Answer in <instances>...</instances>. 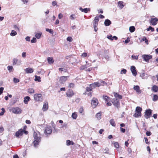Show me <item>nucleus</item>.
<instances>
[{
	"label": "nucleus",
	"instance_id": "1",
	"mask_svg": "<svg viewBox=\"0 0 158 158\" xmlns=\"http://www.w3.org/2000/svg\"><path fill=\"white\" fill-rule=\"evenodd\" d=\"M142 110L141 108L137 106L135 109V113L133 115V116L135 118H138L141 117V111Z\"/></svg>",
	"mask_w": 158,
	"mask_h": 158
},
{
	"label": "nucleus",
	"instance_id": "2",
	"mask_svg": "<svg viewBox=\"0 0 158 158\" xmlns=\"http://www.w3.org/2000/svg\"><path fill=\"white\" fill-rule=\"evenodd\" d=\"M10 110L12 111L13 113L16 114H20L22 111L21 109L18 107H12L10 109Z\"/></svg>",
	"mask_w": 158,
	"mask_h": 158
},
{
	"label": "nucleus",
	"instance_id": "3",
	"mask_svg": "<svg viewBox=\"0 0 158 158\" xmlns=\"http://www.w3.org/2000/svg\"><path fill=\"white\" fill-rule=\"evenodd\" d=\"M35 100L36 101H42L43 100L42 95L41 94H35L34 95Z\"/></svg>",
	"mask_w": 158,
	"mask_h": 158
},
{
	"label": "nucleus",
	"instance_id": "4",
	"mask_svg": "<svg viewBox=\"0 0 158 158\" xmlns=\"http://www.w3.org/2000/svg\"><path fill=\"white\" fill-rule=\"evenodd\" d=\"M112 102L114 106L117 108H119L120 103L119 100L118 98L113 99Z\"/></svg>",
	"mask_w": 158,
	"mask_h": 158
},
{
	"label": "nucleus",
	"instance_id": "5",
	"mask_svg": "<svg viewBox=\"0 0 158 158\" xmlns=\"http://www.w3.org/2000/svg\"><path fill=\"white\" fill-rule=\"evenodd\" d=\"M142 57L145 61L148 62L150 59L152 58V56L151 55L144 54L142 56Z\"/></svg>",
	"mask_w": 158,
	"mask_h": 158
},
{
	"label": "nucleus",
	"instance_id": "6",
	"mask_svg": "<svg viewBox=\"0 0 158 158\" xmlns=\"http://www.w3.org/2000/svg\"><path fill=\"white\" fill-rule=\"evenodd\" d=\"M98 100L95 98H93L91 101V105L92 107L94 108L96 107L98 104Z\"/></svg>",
	"mask_w": 158,
	"mask_h": 158
},
{
	"label": "nucleus",
	"instance_id": "7",
	"mask_svg": "<svg viewBox=\"0 0 158 158\" xmlns=\"http://www.w3.org/2000/svg\"><path fill=\"white\" fill-rule=\"evenodd\" d=\"M152 111V110L150 109L147 110L145 112V118H149L151 114Z\"/></svg>",
	"mask_w": 158,
	"mask_h": 158
},
{
	"label": "nucleus",
	"instance_id": "8",
	"mask_svg": "<svg viewBox=\"0 0 158 158\" xmlns=\"http://www.w3.org/2000/svg\"><path fill=\"white\" fill-rule=\"evenodd\" d=\"M52 129L51 127L48 126L46 128L44 133L46 134H50L52 133Z\"/></svg>",
	"mask_w": 158,
	"mask_h": 158
},
{
	"label": "nucleus",
	"instance_id": "9",
	"mask_svg": "<svg viewBox=\"0 0 158 158\" xmlns=\"http://www.w3.org/2000/svg\"><path fill=\"white\" fill-rule=\"evenodd\" d=\"M131 70L133 75L134 76H136L137 75V73L135 67L134 66H131Z\"/></svg>",
	"mask_w": 158,
	"mask_h": 158
},
{
	"label": "nucleus",
	"instance_id": "10",
	"mask_svg": "<svg viewBox=\"0 0 158 158\" xmlns=\"http://www.w3.org/2000/svg\"><path fill=\"white\" fill-rule=\"evenodd\" d=\"M68 77L62 76L60 77V82L61 83L63 84L67 79Z\"/></svg>",
	"mask_w": 158,
	"mask_h": 158
},
{
	"label": "nucleus",
	"instance_id": "11",
	"mask_svg": "<svg viewBox=\"0 0 158 158\" xmlns=\"http://www.w3.org/2000/svg\"><path fill=\"white\" fill-rule=\"evenodd\" d=\"M23 134V130L22 129H21L16 132L15 136L17 137H19V136H22Z\"/></svg>",
	"mask_w": 158,
	"mask_h": 158
},
{
	"label": "nucleus",
	"instance_id": "12",
	"mask_svg": "<svg viewBox=\"0 0 158 158\" xmlns=\"http://www.w3.org/2000/svg\"><path fill=\"white\" fill-rule=\"evenodd\" d=\"M158 21L157 18H152L150 20V22L153 25H155L157 24V22Z\"/></svg>",
	"mask_w": 158,
	"mask_h": 158
},
{
	"label": "nucleus",
	"instance_id": "13",
	"mask_svg": "<svg viewBox=\"0 0 158 158\" xmlns=\"http://www.w3.org/2000/svg\"><path fill=\"white\" fill-rule=\"evenodd\" d=\"M66 94L68 97L71 98L74 95V93L72 90L69 89L67 91Z\"/></svg>",
	"mask_w": 158,
	"mask_h": 158
},
{
	"label": "nucleus",
	"instance_id": "14",
	"mask_svg": "<svg viewBox=\"0 0 158 158\" xmlns=\"http://www.w3.org/2000/svg\"><path fill=\"white\" fill-rule=\"evenodd\" d=\"M34 140H35L33 141V143L34 146L35 147H36L39 144V143L40 140V138H38V139H34Z\"/></svg>",
	"mask_w": 158,
	"mask_h": 158
},
{
	"label": "nucleus",
	"instance_id": "15",
	"mask_svg": "<svg viewBox=\"0 0 158 158\" xmlns=\"http://www.w3.org/2000/svg\"><path fill=\"white\" fill-rule=\"evenodd\" d=\"M48 102H46L44 103L43 108L42 110L44 111H46L48 109Z\"/></svg>",
	"mask_w": 158,
	"mask_h": 158
},
{
	"label": "nucleus",
	"instance_id": "16",
	"mask_svg": "<svg viewBox=\"0 0 158 158\" xmlns=\"http://www.w3.org/2000/svg\"><path fill=\"white\" fill-rule=\"evenodd\" d=\"M25 71L27 73H31L33 72L34 70L33 69L30 68H26L25 69Z\"/></svg>",
	"mask_w": 158,
	"mask_h": 158
},
{
	"label": "nucleus",
	"instance_id": "17",
	"mask_svg": "<svg viewBox=\"0 0 158 158\" xmlns=\"http://www.w3.org/2000/svg\"><path fill=\"white\" fill-rule=\"evenodd\" d=\"M136 92L139 94L141 93V90L140 89V88L138 85L134 86L133 88Z\"/></svg>",
	"mask_w": 158,
	"mask_h": 158
},
{
	"label": "nucleus",
	"instance_id": "18",
	"mask_svg": "<svg viewBox=\"0 0 158 158\" xmlns=\"http://www.w3.org/2000/svg\"><path fill=\"white\" fill-rule=\"evenodd\" d=\"M79 10L81 11L82 12H83L85 13H87L88 11H89L90 10V8H85L83 9L82 7H80L79 8Z\"/></svg>",
	"mask_w": 158,
	"mask_h": 158
},
{
	"label": "nucleus",
	"instance_id": "19",
	"mask_svg": "<svg viewBox=\"0 0 158 158\" xmlns=\"http://www.w3.org/2000/svg\"><path fill=\"white\" fill-rule=\"evenodd\" d=\"M118 6L121 9H122L125 6L123 5V2L119 1L118 2Z\"/></svg>",
	"mask_w": 158,
	"mask_h": 158
},
{
	"label": "nucleus",
	"instance_id": "20",
	"mask_svg": "<svg viewBox=\"0 0 158 158\" xmlns=\"http://www.w3.org/2000/svg\"><path fill=\"white\" fill-rule=\"evenodd\" d=\"M114 96L115 98H118L119 99H122V97L121 95L117 93H114Z\"/></svg>",
	"mask_w": 158,
	"mask_h": 158
},
{
	"label": "nucleus",
	"instance_id": "21",
	"mask_svg": "<svg viewBox=\"0 0 158 158\" xmlns=\"http://www.w3.org/2000/svg\"><path fill=\"white\" fill-rule=\"evenodd\" d=\"M30 98L29 96H26L24 98V100L23 101L24 103L26 104H27L28 102L30 100Z\"/></svg>",
	"mask_w": 158,
	"mask_h": 158
},
{
	"label": "nucleus",
	"instance_id": "22",
	"mask_svg": "<svg viewBox=\"0 0 158 158\" xmlns=\"http://www.w3.org/2000/svg\"><path fill=\"white\" fill-rule=\"evenodd\" d=\"M111 24V21L109 19H106L104 22V24L106 26H109Z\"/></svg>",
	"mask_w": 158,
	"mask_h": 158
},
{
	"label": "nucleus",
	"instance_id": "23",
	"mask_svg": "<svg viewBox=\"0 0 158 158\" xmlns=\"http://www.w3.org/2000/svg\"><path fill=\"white\" fill-rule=\"evenodd\" d=\"M96 117L98 120H100L101 118V112H100L97 113L96 115Z\"/></svg>",
	"mask_w": 158,
	"mask_h": 158
},
{
	"label": "nucleus",
	"instance_id": "24",
	"mask_svg": "<svg viewBox=\"0 0 158 158\" xmlns=\"http://www.w3.org/2000/svg\"><path fill=\"white\" fill-rule=\"evenodd\" d=\"M66 144L67 145L69 146L70 145H73L74 144V143L72 141L68 140L66 141Z\"/></svg>",
	"mask_w": 158,
	"mask_h": 158
},
{
	"label": "nucleus",
	"instance_id": "25",
	"mask_svg": "<svg viewBox=\"0 0 158 158\" xmlns=\"http://www.w3.org/2000/svg\"><path fill=\"white\" fill-rule=\"evenodd\" d=\"M48 62L49 64H53L54 62L53 59L52 58L48 57L47 58Z\"/></svg>",
	"mask_w": 158,
	"mask_h": 158
},
{
	"label": "nucleus",
	"instance_id": "26",
	"mask_svg": "<svg viewBox=\"0 0 158 158\" xmlns=\"http://www.w3.org/2000/svg\"><path fill=\"white\" fill-rule=\"evenodd\" d=\"M99 21V17L98 16H96L94 19V25H98V22Z\"/></svg>",
	"mask_w": 158,
	"mask_h": 158
},
{
	"label": "nucleus",
	"instance_id": "27",
	"mask_svg": "<svg viewBox=\"0 0 158 158\" xmlns=\"http://www.w3.org/2000/svg\"><path fill=\"white\" fill-rule=\"evenodd\" d=\"M42 35V33L41 32H40L35 34V37L37 39H39L40 38L41 36Z\"/></svg>",
	"mask_w": 158,
	"mask_h": 158
},
{
	"label": "nucleus",
	"instance_id": "28",
	"mask_svg": "<svg viewBox=\"0 0 158 158\" xmlns=\"http://www.w3.org/2000/svg\"><path fill=\"white\" fill-rule=\"evenodd\" d=\"M17 34V32L14 30H12L10 33V35L12 36H14Z\"/></svg>",
	"mask_w": 158,
	"mask_h": 158
},
{
	"label": "nucleus",
	"instance_id": "29",
	"mask_svg": "<svg viewBox=\"0 0 158 158\" xmlns=\"http://www.w3.org/2000/svg\"><path fill=\"white\" fill-rule=\"evenodd\" d=\"M35 81H37L39 82H40L41 81L40 80L41 78L40 77H38L36 75L35 76Z\"/></svg>",
	"mask_w": 158,
	"mask_h": 158
},
{
	"label": "nucleus",
	"instance_id": "30",
	"mask_svg": "<svg viewBox=\"0 0 158 158\" xmlns=\"http://www.w3.org/2000/svg\"><path fill=\"white\" fill-rule=\"evenodd\" d=\"M152 89L153 91L156 92L158 90V87L156 85H154L152 87Z\"/></svg>",
	"mask_w": 158,
	"mask_h": 158
},
{
	"label": "nucleus",
	"instance_id": "31",
	"mask_svg": "<svg viewBox=\"0 0 158 158\" xmlns=\"http://www.w3.org/2000/svg\"><path fill=\"white\" fill-rule=\"evenodd\" d=\"M77 113L76 112H74L72 114V117L74 119H76L77 117Z\"/></svg>",
	"mask_w": 158,
	"mask_h": 158
},
{
	"label": "nucleus",
	"instance_id": "32",
	"mask_svg": "<svg viewBox=\"0 0 158 158\" xmlns=\"http://www.w3.org/2000/svg\"><path fill=\"white\" fill-rule=\"evenodd\" d=\"M135 30V28L134 26H132L130 27L129 28V31L131 32H133Z\"/></svg>",
	"mask_w": 158,
	"mask_h": 158
},
{
	"label": "nucleus",
	"instance_id": "33",
	"mask_svg": "<svg viewBox=\"0 0 158 158\" xmlns=\"http://www.w3.org/2000/svg\"><path fill=\"white\" fill-rule=\"evenodd\" d=\"M28 92L30 94H33L34 93L35 91L32 88H29L28 89Z\"/></svg>",
	"mask_w": 158,
	"mask_h": 158
},
{
	"label": "nucleus",
	"instance_id": "34",
	"mask_svg": "<svg viewBox=\"0 0 158 158\" xmlns=\"http://www.w3.org/2000/svg\"><path fill=\"white\" fill-rule=\"evenodd\" d=\"M34 139H38V138H40V136H38V134L37 133L35 132H34Z\"/></svg>",
	"mask_w": 158,
	"mask_h": 158
},
{
	"label": "nucleus",
	"instance_id": "35",
	"mask_svg": "<svg viewBox=\"0 0 158 158\" xmlns=\"http://www.w3.org/2000/svg\"><path fill=\"white\" fill-rule=\"evenodd\" d=\"M110 124L114 127H115V122L113 119H111L110 120Z\"/></svg>",
	"mask_w": 158,
	"mask_h": 158
},
{
	"label": "nucleus",
	"instance_id": "36",
	"mask_svg": "<svg viewBox=\"0 0 158 158\" xmlns=\"http://www.w3.org/2000/svg\"><path fill=\"white\" fill-rule=\"evenodd\" d=\"M158 100V96L156 95H154L152 99V100L154 101H155Z\"/></svg>",
	"mask_w": 158,
	"mask_h": 158
},
{
	"label": "nucleus",
	"instance_id": "37",
	"mask_svg": "<svg viewBox=\"0 0 158 158\" xmlns=\"http://www.w3.org/2000/svg\"><path fill=\"white\" fill-rule=\"evenodd\" d=\"M142 40L143 41H145V43L147 44H148V41L147 39V38H146V37H145V36L143 37L142 38Z\"/></svg>",
	"mask_w": 158,
	"mask_h": 158
},
{
	"label": "nucleus",
	"instance_id": "38",
	"mask_svg": "<svg viewBox=\"0 0 158 158\" xmlns=\"http://www.w3.org/2000/svg\"><path fill=\"white\" fill-rule=\"evenodd\" d=\"M103 98L106 102H108V99H110V98L109 97L105 95L103 96Z\"/></svg>",
	"mask_w": 158,
	"mask_h": 158
},
{
	"label": "nucleus",
	"instance_id": "39",
	"mask_svg": "<svg viewBox=\"0 0 158 158\" xmlns=\"http://www.w3.org/2000/svg\"><path fill=\"white\" fill-rule=\"evenodd\" d=\"M87 68V66L86 65H82L80 68V69L81 70H83L86 69Z\"/></svg>",
	"mask_w": 158,
	"mask_h": 158
},
{
	"label": "nucleus",
	"instance_id": "40",
	"mask_svg": "<svg viewBox=\"0 0 158 158\" xmlns=\"http://www.w3.org/2000/svg\"><path fill=\"white\" fill-rule=\"evenodd\" d=\"M147 30L148 31L151 30L152 32H153L154 30V28L151 26H149V27L147 29Z\"/></svg>",
	"mask_w": 158,
	"mask_h": 158
},
{
	"label": "nucleus",
	"instance_id": "41",
	"mask_svg": "<svg viewBox=\"0 0 158 158\" xmlns=\"http://www.w3.org/2000/svg\"><path fill=\"white\" fill-rule=\"evenodd\" d=\"M18 60L16 58H14V59L13 61V64L14 65L16 64L17 62H18Z\"/></svg>",
	"mask_w": 158,
	"mask_h": 158
},
{
	"label": "nucleus",
	"instance_id": "42",
	"mask_svg": "<svg viewBox=\"0 0 158 158\" xmlns=\"http://www.w3.org/2000/svg\"><path fill=\"white\" fill-rule=\"evenodd\" d=\"M114 147L116 148H119V145L118 143V142H114Z\"/></svg>",
	"mask_w": 158,
	"mask_h": 158
},
{
	"label": "nucleus",
	"instance_id": "43",
	"mask_svg": "<svg viewBox=\"0 0 158 158\" xmlns=\"http://www.w3.org/2000/svg\"><path fill=\"white\" fill-rule=\"evenodd\" d=\"M13 81L14 83H16L19 82V80L18 79L16 78H13Z\"/></svg>",
	"mask_w": 158,
	"mask_h": 158
},
{
	"label": "nucleus",
	"instance_id": "44",
	"mask_svg": "<svg viewBox=\"0 0 158 158\" xmlns=\"http://www.w3.org/2000/svg\"><path fill=\"white\" fill-rule=\"evenodd\" d=\"M46 31L48 32H49L51 34L53 33V31L51 29H49L48 28H46Z\"/></svg>",
	"mask_w": 158,
	"mask_h": 158
},
{
	"label": "nucleus",
	"instance_id": "45",
	"mask_svg": "<svg viewBox=\"0 0 158 158\" xmlns=\"http://www.w3.org/2000/svg\"><path fill=\"white\" fill-rule=\"evenodd\" d=\"M94 84L96 87H99L101 86V85L100 83L97 82H94Z\"/></svg>",
	"mask_w": 158,
	"mask_h": 158
},
{
	"label": "nucleus",
	"instance_id": "46",
	"mask_svg": "<svg viewBox=\"0 0 158 158\" xmlns=\"http://www.w3.org/2000/svg\"><path fill=\"white\" fill-rule=\"evenodd\" d=\"M138 56H139V55H138L137 56H135L134 55H132L131 56V57L133 59H134L138 60Z\"/></svg>",
	"mask_w": 158,
	"mask_h": 158
},
{
	"label": "nucleus",
	"instance_id": "47",
	"mask_svg": "<svg viewBox=\"0 0 158 158\" xmlns=\"http://www.w3.org/2000/svg\"><path fill=\"white\" fill-rule=\"evenodd\" d=\"M127 72V70L125 69H122L120 72V74H126Z\"/></svg>",
	"mask_w": 158,
	"mask_h": 158
},
{
	"label": "nucleus",
	"instance_id": "48",
	"mask_svg": "<svg viewBox=\"0 0 158 158\" xmlns=\"http://www.w3.org/2000/svg\"><path fill=\"white\" fill-rule=\"evenodd\" d=\"M89 86L91 87V88L93 89L94 88H95L96 87V86L95 85L94 83L92 84H91Z\"/></svg>",
	"mask_w": 158,
	"mask_h": 158
},
{
	"label": "nucleus",
	"instance_id": "49",
	"mask_svg": "<svg viewBox=\"0 0 158 158\" xmlns=\"http://www.w3.org/2000/svg\"><path fill=\"white\" fill-rule=\"evenodd\" d=\"M67 40L69 42H72V41L73 39L71 37L69 36L67 38Z\"/></svg>",
	"mask_w": 158,
	"mask_h": 158
},
{
	"label": "nucleus",
	"instance_id": "50",
	"mask_svg": "<svg viewBox=\"0 0 158 158\" xmlns=\"http://www.w3.org/2000/svg\"><path fill=\"white\" fill-rule=\"evenodd\" d=\"M75 15H74L73 14L70 15V19L73 20H74L75 19Z\"/></svg>",
	"mask_w": 158,
	"mask_h": 158
},
{
	"label": "nucleus",
	"instance_id": "51",
	"mask_svg": "<svg viewBox=\"0 0 158 158\" xmlns=\"http://www.w3.org/2000/svg\"><path fill=\"white\" fill-rule=\"evenodd\" d=\"M36 42V39L35 38H33L31 40V43H35Z\"/></svg>",
	"mask_w": 158,
	"mask_h": 158
},
{
	"label": "nucleus",
	"instance_id": "52",
	"mask_svg": "<svg viewBox=\"0 0 158 158\" xmlns=\"http://www.w3.org/2000/svg\"><path fill=\"white\" fill-rule=\"evenodd\" d=\"M74 86V84L73 83H70L69 84V88H73Z\"/></svg>",
	"mask_w": 158,
	"mask_h": 158
},
{
	"label": "nucleus",
	"instance_id": "53",
	"mask_svg": "<svg viewBox=\"0 0 158 158\" xmlns=\"http://www.w3.org/2000/svg\"><path fill=\"white\" fill-rule=\"evenodd\" d=\"M103 152L105 153H109V150L108 148H106L104 150Z\"/></svg>",
	"mask_w": 158,
	"mask_h": 158
},
{
	"label": "nucleus",
	"instance_id": "54",
	"mask_svg": "<svg viewBox=\"0 0 158 158\" xmlns=\"http://www.w3.org/2000/svg\"><path fill=\"white\" fill-rule=\"evenodd\" d=\"M107 38H108L109 39L112 40H113V36L112 35H108L107 36Z\"/></svg>",
	"mask_w": 158,
	"mask_h": 158
},
{
	"label": "nucleus",
	"instance_id": "55",
	"mask_svg": "<svg viewBox=\"0 0 158 158\" xmlns=\"http://www.w3.org/2000/svg\"><path fill=\"white\" fill-rule=\"evenodd\" d=\"M13 67L12 66H8L7 67V69L9 71H10L12 69H13Z\"/></svg>",
	"mask_w": 158,
	"mask_h": 158
},
{
	"label": "nucleus",
	"instance_id": "56",
	"mask_svg": "<svg viewBox=\"0 0 158 158\" xmlns=\"http://www.w3.org/2000/svg\"><path fill=\"white\" fill-rule=\"evenodd\" d=\"M87 56V54L86 52H84L82 53L81 55V56L83 57H85Z\"/></svg>",
	"mask_w": 158,
	"mask_h": 158
},
{
	"label": "nucleus",
	"instance_id": "57",
	"mask_svg": "<svg viewBox=\"0 0 158 158\" xmlns=\"http://www.w3.org/2000/svg\"><path fill=\"white\" fill-rule=\"evenodd\" d=\"M101 84V85H106V83L104 81H101V82L100 83Z\"/></svg>",
	"mask_w": 158,
	"mask_h": 158
},
{
	"label": "nucleus",
	"instance_id": "58",
	"mask_svg": "<svg viewBox=\"0 0 158 158\" xmlns=\"http://www.w3.org/2000/svg\"><path fill=\"white\" fill-rule=\"evenodd\" d=\"M144 139L145 141V142L147 144H149L150 142L148 141V140L147 138L146 137H145Z\"/></svg>",
	"mask_w": 158,
	"mask_h": 158
},
{
	"label": "nucleus",
	"instance_id": "59",
	"mask_svg": "<svg viewBox=\"0 0 158 158\" xmlns=\"http://www.w3.org/2000/svg\"><path fill=\"white\" fill-rule=\"evenodd\" d=\"M92 89L91 88L90 86L89 87H87L86 88V90L88 92L91 91Z\"/></svg>",
	"mask_w": 158,
	"mask_h": 158
},
{
	"label": "nucleus",
	"instance_id": "60",
	"mask_svg": "<svg viewBox=\"0 0 158 158\" xmlns=\"http://www.w3.org/2000/svg\"><path fill=\"white\" fill-rule=\"evenodd\" d=\"M26 53L25 52H23L22 53V56L24 58L26 56Z\"/></svg>",
	"mask_w": 158,
	"mask_h": 158
},
{
	"label": "nucleus",
	"instance_id": "61",
	"mask_svg": "<svg viewBox=\"0 0 158 158\" xmlns=\"http://www.w3.org/2000/svg\"><path fill=\"white\" fill-rule=\"evenodd\" d=\"M97 25H94V30L95 31H97L98 30V28L97 27Z\"/></svg>",
	"mask_w": 158,
	"mask_h": 158
},
{
	"label": "nucleus",
	"instance_id": "62",
	"mask_svg": "<svg viewBox=\"0 0 158 158\" xmlns=\"http://www.w3.org/2000/svg\"><path fill=\"white\" fill-rule=\"evenodd\" d=\"M4 89V88L2 87L0 88V95L2 94Z\"/></svg>",
	"mask_w": 158,
	"mask_h": 158
},
{
	"label": "nucleus",
	"instance_id": "63",
	"mask_svg": "<svg viewBox=\"0 0 158 158\" xmlns=\"http://www.w3.org/2000/svg\"><path fill=\"white\" fill-rule=\"evenodd\" d=\"M63 17V15L61 13H60L58 15V18L59 19H60Z\"/></svg>",
	"mask_w": 158,
	"mask_h": 158
},
{
	"label": "nucleus",
	"instance_id": "64",
	"mask_svg": "<svg viewBox=\"0 0 158 158\" xmlns=\"http://www.w3.org/2000/svg\"><path fill=\"white\" fill-rule=\"evenodd\" d=\"M56 4H57V2L55 1H53L52 2V6H55L56 5Z\"/></svg>",
	"mask_w": 158,
	"mask_h": 158
}]
</instances>
